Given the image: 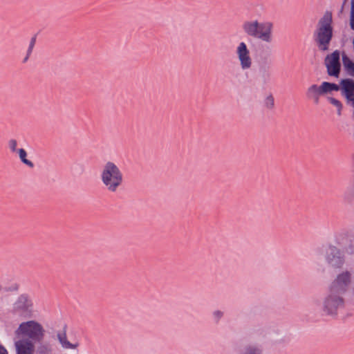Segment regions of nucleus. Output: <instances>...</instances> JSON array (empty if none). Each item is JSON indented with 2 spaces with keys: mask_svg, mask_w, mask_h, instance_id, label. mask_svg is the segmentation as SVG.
Returning <instances> with one entry per match:
<instances>
[{
  "mask_svg": "<svg viewBox=\"0 0 354 354\" xmlns=\"http://www.w3.org/2000/svg\"><path fill=\"white\" fill-rule=\"evenodd\" d=\"M333 19L329 12L324 13L317 24L316 30L313 33L314 40L317 48L321 51H327L333 38Z\"/></svg>",
  "mask_w": 354,
  "mask_h": 354,
  "instance_id": "f257e3e1",
  "label": "nucleus"
},
{
  "mask_svg": "<svg viewBox=\"0 0 354 354\" xmlns=\"http://www.w3.org/2000/svg\"><path fill=\"white\" fill-rule=\"evenodd\" d=\"M100 178L106 189L111 193L116 192L122 186L124 176L120 168L113 162L107 161L101 170Z\"/></svg>",
  "mask_w": 354,
  "mask_h": 354,
  "instance_id": "f03ea898",
  "label": "nucleus"
},
{
  "mask_svg": "<svg viewBox=\"0 0 354 354\" xmlns=\"http://www.w3.org/2000/svg\"><path fill=\"white\" fill-rule=\"evenodd\" d=\"M242 28L243 32L249 37L260 39L266 43L272 41L273 25L269 21H246L243 24Z\"/></svg>",
  "mask_w": 354,
  "mask_h": 354,
  "instance_id": "7ed1b4c3",
  "label": "nucleus"
},
{
  "mask_svg": "<svg viewBox=\"0 0 354 354\" xmlns=\"http://www.w3.org/2000/svg\"><path fill=\"white\" fill-rule=\"evenodd\" d=\"M18 336L28 337L32 342H40L44 339L45 330L43 326L34 320L22 322L15 330Z\"/></svg>",
  "mask_w": 354,
  "mask_h": 354,
  "instance_id": "20e7f679",
  "label": "nucleus"
},
{
  "mask_svg": "<svg viewBox=\"0 0 354 354\" xmlns=\"http://www.w3.org/2000/svg\"><path fill=\"white\" fill-rule=\"evenodd\" d=\"M353 272L351 270H342L334 277L328 285V290L345 295L350 292L353 283Z\"/></svg>",
  "mask_w": 354,
  "mask_h": 354,
  "instance_id": "39448f33",
  "label": "nucleus"
},
{
  "mask_svg": "<svg viewBox=\"0 0 354 354\" xmlns=\"http://www.w3.org/2000/svg\"><path fill=\"white\" fill-rule=\"evenodd\" d=\"M344 295L328 290V294L323 301V310L328 315H335L344 306Z\"/></svg>",
  "mask_w": 354,
  "mask_h": 354,
  "instance_id": "423d86ee",
  "label": "nucleus"
},
{
  "mask_svg": "<svg viewBox=\"0 0 354 354\" xmlns=\"http://www.w3.org/2000/svg\"><path fill=\"white\" fill-rule=\"evenodd\" d=\"M10 311L13 315L20 317L30 315L32 311V302L28 295H21L12 304Z\"/></svg>",
  "mask_w": 354,
  "mask_h": 354,
  "instance_id": "0eeeda50",
  "label": "nucleus"
},
{
  "mask_svg": "<svg viewBox=\"0 0 354 354\" xmlns=\"http://www.w3.org/2000/svg\"><path fill=\"white\" fill-rule=\"evenodd\" d=\"M325 259L327 263L335 268H340L344 264V257L340 249L330 245L326 249Z\"/></svg>",
  "mask_w": 354,
  "mask_h": 354,
  "instance_id": "6e6552de",
  "label": "nucleus"
},
{
  "mask_svg": "<svg viewBox=\"0 0 354 354\" xmlns=\"http://www.w3.org/2000/svg\"><path fill=\"white\" fill-rule=\"evenodd\" d=\"M324 63L327 69L328 75L335 77H338L341 68L339 51L335 50L331 54L328 55L325 58Z\"/></svg>",
  "mask_w": 354,
  "mask_h": 354,
  "instance_id": "1a4fd4ad",
  "label": "nucleus"
},
{
  "mask_svg": "<svg viewBox=\"0 0 354 354\" xmlns=\"http://www.w3.org/2000/svg\"><path fill=\"white\" fill-rule=\"evenodd\" d=\"M236 53L242 70H248L252 65V59L246 44L241 41L236 47Z\"/></svg>",
  "mask_w": 354,
  "mask_h": 354,
  "instance_id": "9d476101",
  "label": "nucleus"
},
{
  "mask_svg": "<svg viewBox=\"0 0 354 354\" xmlns=\"http://www.w3.org/2000/svg\"><path fill=\"white\" fill-rule=\"evenodd\" d=\"M339 91L346 98V104L352 107L354 104V80L350 78L342 79L339 83Z\"/></svg>",
  "mask_w": 354,
  "mask_h": 354,
  "instance_id": "9b49d317",
  "label": "nucleus"
},
{
  "mask_svg": "<svg viewBox=\"0 0 354 354\" xmlns=\"http://www.w3.org/2000/svg\"><path fill=\"white\" fill-rule=\"evenodd\" d=\"M17 354H34V343L27 339H19L15 343Z\"/></svg>",
  "mask_w": 354,
  "mask_h": 354,
  "instance_id": "f8f14e48",
  "label": "nucleus"
},
{
  "mask_svg": "<svg viewBox=\"0 0 354 354\" xmlns=\"http://www.w3.org/2000/svg\"><path fill=\"white\" fill-rule=\"evenodd\" d=\"M57 339L64 349H76L79 346V342L71 343L68 340L66 335V326L57 333Z\"/></svg>",
  "mask_w": 354,
  "mask_h": 354,
  "instance_id": "ddd939ff",
  "label": "nucleus"
},
{
  "mask_svg": "<svg viewBox=\"0 0 354 354\" xmlns=\"http://www.w3.org/2000/svg\"><path fill=\"white\" fill-rule=\"evenodd\" d=\"M321 86L317 84L310 86L306 91V96L308 99L313 100L315 104H318L319 96L322 95Z\"/></svg>",
  "mask_w": 354,
  "mask_h": 354,
  "instance_id": "4468645a",
  "label": "nucleus"
},
{
  "mask_svg": "<svg viewBox=\"0 0 354 354\" xmlns=\"http://www.w3.org/2000/svg\"><path fill=\"white\" fill-rule=\"evenodd\" d=\"M342 61L346 74L354 77V62L345 53L342 55Z\"/></svg>",
  "mask_w": 354,
  "mask_h": 354,
  "instance_id": "2eb2a0df",
  "label": "nucleus"
},
{
  "mask_svg": "<svg viewBox=\"0 0 354 354\" xmlns=\"http://www.w3.org/2000/svg\"><path fill=\"white\" fill-rule=\"evenodd\" d=\"M321 90L323 95L332 92L333 91H339V85L336 84L335 83H330L328 82H324L320 85Z\"/></svg>",
  "mask_w": 354,
  "mask_h": 354,
  "instance_id": "dca6fc26",
  "label": "nucleus"
},
{
  "mask_svg": "<svg viewBox=\"0 0 354 354\" xmlns=\"http://www.w3.org/2000/svg\"><path fill=\"white\" fill-rule=\"evenodd\" d=\"M35 354H54L53 346L48 342L41 343L37 346Z\"/></svg>",
  "mask_w": 354,
  "mask_h": 354,
  "instance_id": "f3484780",
  "label": "nucleus"
},
{
  "mask_svg": "<svg viewBox=\"0 0 354 354\" xmlns=\"http://www.w3.org/2000/svg\"><path fill=\"white\" fill-rule=\"evenodd\" d=\"M347 243L344 246V250L346 253L349 254H354V233L346 236Z\"/></svg>",
  "mask_w": 354,
  "mask_h": 354,
  "instance_id": "a211bd4d",
  "label": "nucleus"
},
{
  "mask_svg": "<svg viewBox=\"0 0 354 354\" xmlns=\"http://www.w3.org/2000/svg\"><path fill=\"white\" fill-rule=\"evenodd\" d=\"M263 107L268 111H272L274 108V98L272 94L268 95L263 100Z\"/></svg>",
  "mask_w": 354,
  "mask_h": 354,
  "instance_id": "6ab92c4d",
  "label": "nucleus"
},
{
  "mask_svg": "<svg viewBox=\"0 0 354 354\" xmlns=\"http://www.w3.org/2000/svg\"><path fill=\"white\" fill-rule=\"evenodd\" d=\"M17 153L19 154V157L21 161L24 164L26 165L27 166H28L31 168L34 167V164L30 160H29L26 158L27 153L25 151V149H18Z\"/></svg>",
  "mask_w": 354,
  "mask_h": 354,
  "instance_id": "aec40b11",
  "label": "nucleus"
},
{
  "mask_svg": "<svg viewBox=\"0 0 354 354\" xmlns=\"http://www.w3.org/2000/svg\"><path fill=\"white\" fill-rule=\"evenodd\" d=\"M328 100L330 102V104H332L333 106L337 107V114L339 115H341V110H342V103L338 100H337V99H335L334 97H328Z\"/></svg>",
  "mask_w": 354,
  "mask_h": 354,
  "instance_id": "412c9836",
  "label": "nucleus"
},
{
  "mask_svg": "<svg viewBox=\"0 0 354 354\" xmlns=\"http://www.w3.org/2000/svg\"><path fill=\"white\" fill-rule=\"evenodd\" d=\"M35 38L32 37L31 39L30 42L29 47H28V51H27V55H26V57L24 59V62H26L28 59L29 56L30 55V54H31V53L32 51V48H33V47L35 46Z\"/></svg>",
  "mask_w": 354,
  "mask_h": 354,
  "instance_id": "4be33fe9",
  "label": "nucleus"
},
{
  "mask_svg": "<svg viewBox=\"0 0 354 354\" xmlns=\"http://www.w3.org/2000/svg\"><path fill=\"white\" fill-rule=\"evenodd\" d=\"M350 26H351V28L353 30H354V0H351Z\"/></svg>",
  "mask_w": 354,
  "mask_h": 354,
  "instance_id": "5701e85b",
  "label": "nucleus"
},
{
  "mask_svg": "<svg viewBox=\"0 0 354 354\" xmlns=\"http://www.w3.org/2000/svg\"><path fill=\"white\" fill-rule=\"evenodd\" d=\"M17 142L15 139H11L8 141V147L12 152H17Z\"/></svg>",
  "mask_w": 354,
  "mask_h": 354,
  "instance_id": "b1692460",
  "label": "nucleus"
},
{
  "mask_svg": "<svg viewBox=\"0 0 354 354\" xmlns=\"http://www.w3.org/2000/svg\"><path fill=\"white\" fill-rule=\"evenodd\" d=\"M244 354H260V351L256 348L249 347Z\"/></svg>",
  "mask_w": 354,
  "mask_h": 354,
  "instance_id": "393cba45",
  "label": "nucleus"
},
{
  "mask_svg": "<svg viewBox=\"0 0 354 354\" xmlns=\"http://www.w3.org/2000/svg\"><path fill=\"white\" fill-rule=\"evenodd\" d=\"M261 78H262L263 82H266L267 81H268L270 77V75L269 72H268L266 71H263V73H261Z\"/></svg>",
  "mask_w": 354,
  "mask_h": 354,
  "instance_id": "a878e982",
  "label": "nucleus"
},
{
  "mask_svg": "<svg viewBox=\"0 0 354 354\" xmlns=\"http://www.w3.org/2000/svg\"><path fill=\"white\" fill-rule=\"evenodd\" d=\"M214 315L215 318L218 320V319H220L222 317L223 313L221 311L217 310L214 313Z\"/></svg>",
  "mask_w": 354,
  "mask_h": 354,
  "instance_id": "bb28decb",
  "label": "nucleus"
},
{
  "mask_svg": "<svg viewBox=\"0 0 354 354\" xmlns=\"http://www.w3.org/2000/svg\"><path fill=\"white\" fill-rule=\"evenodd\" d=\"M0 354H8L7 350L1 344H0Z\"/></svg>",
  "mask_w": 354,
  "mask_h": 354,
  "instance_id": "cd10ccee",
  "label": "nucleus"
},
{
  "mask_svg": "<svg viewBox=\"0 0 354 354\" xmlns=\"http://www.w3.org/2000/svg\"><path fill=\"white\" fill-rule=\"evenodd\" d=\"M349 293L352 299L354 300V281Z\"/></svg>",
  "mask_w": 354,
  "mask_h": 354,
  "instance_id": "c85d7f7f",
  "label": "nucleus"
},
{
  "mask_svg": "<svg viewBox=\"0 0 354 354\" xmlns=\"http://www.w3.org/2000/svg\"><path fill=\"white\" fill-rule=\"evenodd\" d=\"M266 49H267V55L270 56L271 55L272 50L270 47H267Z\"/></svg>",
  "mask_w": 354,
  "mask_h": 354,
  "instance_id": "c756f323",
  "label": "nucleus"
},
{
  "mask_svg": "<svg viewBox=\"0 0 354 354\" xmlns=\"http://www.w3.org/2000/svg\"><path fill=\"white\" fill-rule=\"evenodd\" d=\"M352 108H353V115H352V116H353V118L354 120V103H353V105Z\"/></svg>",
  "mask_w": 354,
  "mask_h": 354,
  "instance_id": "7c9ffc66",
  "label": "nucleus"
}]
</instances>
